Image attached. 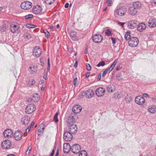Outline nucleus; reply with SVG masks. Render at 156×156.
<instances>
[{"mask_svg":"<svg viewBox=\"0 0 156 156\" xmlns=\"http://www.w3.org/2000/svg\"><path fill=\"white\" fill-rule=\"evenodd\" d=\"M126 9L124 6L118 7L116 8L115 12L114 14L117 15L119 16H124L126 12Z\"/></svg>","mask_w":156,"mask_h":156,"instance_id":"nucleus-1","label":"nucleus"},{"mask_svg":"<svg viewBox=\"0 0 156 156\" xmlns=\"http://www.w3.org/2000/svg\"><path fill=\"white\" fill-rule=\"evenodd\" d=\"M35 106L34 104H29L25 109V112L28 114H31L35 110Z\"/></svg>","mask_w":156,"mask_h":156,"instance_id":"nucleus-2","label":"nucleus"},{"mask_svg":"<svg viewBox=\"0 0 156 156\" xmlns=\"http://www.w3.org/2000/svg\"><path fill=\"white\" fill-rule=\"evenodd\" d=\"M139 40L136 37H132L129 41V45L131 47H133L136 46L139 43Z\"/></svg>","mask_w":156,"mask_h":156,"instance_id":"nucleus-3","label":"nucleus"},{"mask_svg":"<svg viewBox=\"0 0 156 156\" xmlns=\"http://www.w3.org/2000/svg\"><path fill=\"white\" fill-rule=\"evenodd\" d=\"M10 30L13 33H18L20 31V27L17 23H12L10 26Z\"/></svg>","mask_w":156,"mask_h":156,"instance_id":"nucleus-4","label":"nucleus"},{"mask_svg":"<svg viewBox=\"0 0 156 156\" xmlns=\"http://www.w3.org/2000/svg\"><path fill=\"white\" fill-rule=\"evenodd\" d=\"M1 146L3 149H8L11 148L12 143L9 140H7L2 142Z\"/></svg>","mask_w":156,"mask_h":156,"instance_id":"nucleus-5","label":"nucleus"},{"mask_svg":"<svg viewBox=\"0 0 156 156\" xmlns=\"http://www.w3.org/2000/svg\"><path fill=\"white\" fill-rule=\"evenodd\" d=\"M32 6V4L29 1L24 2H22L21 5V7L24 9H29Z\"/></svg>","mask_w":156,"mask_h":156,"instance_id":"nucleus-6","label":"nucleus"},{"mask_svg":"<svg viewBox=\"0 0 156 156\" xmlns=\"http://www.w3.org/2000/svg\"><path fill=\"white\" fill-rule=\"evenodd\" d=\"M72 134L68 131L64 132L63 137L64 140L66 142L71 141L73 137Z\"/></svg>","mask_w":156,"mask_h":156,"instance_id":"nucleus-7","label":"nucleus"},{"mask_svg":"<svg viewBox=\"0 0 156 156\" xmlns=\"http://www.w3.org/2000/svg\"><path fill=\"white\" fill-rule=\"evenodd\" d=\"M42 53L41 49L38 46L35 47L33 51V55L34 56L39 57L41 55Z\"/></svg>","mask_w":156,"mask_h":156,"instance_id":"nucleus-8","label":"nucleus"},{"mask_svg":"<svg viewBox=\"0 0 156 156\" xmlns=\"http://www.w3.org/2000/svg\"><path fill=\"white\" fill-rule=\"evenodd\" d=\"M126 24L128 28L131 29L136 28L137 25V21L135 20H130Z\"/></svg>","mask_w":156,"mask_h":156,"instance_id":"nucleus-9","label":"nucleus"},{"mask_svg":"<svg viewBox=\"0 0 156 156\" xmlns=\"http://www.w3.org/2000/svg\"><path fill=\"white\" fill-rule=\"evenodd\" d=\"M103 39L102 36L100 34H95L93 37V41L96 43L101 42Z\"/></svg>","mask_w":156,"mask_h":156,"instance_id":"nucleus-10","label":"nucleus"},{"mask_svg":"<svg viewBox=\"0 0 156 156\" xmlns=\"http://www.w3.org/2000/svg\"><path fill=\"white\" fill-rule=\"evenodd\" d=\"M83 94L82 95L83 96H84L86 98H91L94 95L93 91L91 89L83 91Z\"/></svg>","mask_w":156,"mask_h":156,"instance_id":"nucleus-11","label":"nucleus"},{"mask_svg":"<svg viewBox=\"0 0 156 156\" xmlns=\"http://www.w3.org/2000/svg\"><path fill=\"white\" fill-rule=\"evenodd\" d=\"M23 133L20 130H18L14 133L13 136L15 139L16 140H20L21 138Z\"/></svg>","mask_w":156,"mask_h":156,"instance_id":"nucleus-12","label":"nucleus"},{"mask_svg":"<svg viewBox=\"0 0 156 156\" xmlns=\"http://www.w3.org/2000/svg\"><path fill=\"white\" fill-rule=\"evenodd\" d=\"M71 150L73 153L78 154L80 151V147L79 144H74L72 147Z\"/></svg>","mask_w":156,"mask_h":156,"instance_id":"nucleus-13","label":"nucleus"},{"mask_svg":"<svg viewBox=\"0 0 156 156\" xmlns=\"http://www.w3.org/2000/svg\"><path fill=\"white\" fill-rule=\"evenodd\" d=\"M69 133L74 134L76 133L77 131V127L76 124H72L69 126Z\"/></svg>","mask_w":156,"mask_h":156,"instance_id":"nucleus-14","label":"nucleus"},{"mask_svg":"<svg viewBox=\"0 0 156 156\" xmlns=\"http://www.w3.org/2000/svg\"><path fill=\"white\" fill-rule=\"evenodd\" d=\"M145 99L143 97L140 96L136 97L135 98V102L139 105H142L145 102Z\"/></svg>","mask_w":156,"mask_h":156,"instance_id":"nucleus-15","label":"nucleus"},{"mask_svg":"<svg viewBox=\"0 0 156 156\" xmlns=\"http://www.w3.org/2000/svg\"><path fill=\"white\" fill-rule=\"evenodd\" d=\"M38 67L37 65H32L29 67V71L32 74L36 73L38 71Z\"/></svg>","mask_w":156,"mask_h":156,"instance_id":"nucleus-16","label":"nucleus"},{"mask_svg":"<svg viewBox=\"0 0 156 156\" xmlns=\"http://www.w3.org/2000/svg\"><path fill=\"white\" fill-rule=\"evenodd\" d=\"M12 133L11 130L9 129L5 130L3 132L4 136L7 138H9L11 137L12 135Z\"/></svg>","mask_w":156,"mask_h":156,"instance_id":"nucleus-17","label":"nucleus"},{"mask_svg":"<svg viewBox=\"0 0 156 156\" xmlns=\"http://www.w3.org/2000/svg\"><path fill=\"white\" fill-rule=\"evenodd\" d=\"M105 93V89L102 87H99L96 90V94L98 97L102 96Z\"/></svg>","mask_w":156,"mask_h":156,"instance_id":"nucleus-18","label":"nucleus"},{"mask_svg":"<svg viewBox=\"0 0 156 156\" xmlns=\"http://www.w3.org/2000/svg\"><path fill=\"white\" fill-rule=\"evenodd\" d=\"M42 10V8L40 5H37L33 7L32 11L33 13L35 14H37L40 13Z\"/></svg>","mask_w":156,"mask_h":156,"instance_id":"nucleus-19","label":"nucleus"},{"mask_svg":"<svg viewBox=\"0 0 156 156\" xmlns=\"http://www.w3.org/2000/svg\"><path fill=\"white\" fill-rule=\"evenodd\" d=\"M149 27H154L156 26V20L154 18H151L148 22Z\"/></svg>","mask_w":156,"mask_h":156,"instance_id":"nucleus-20","label":"nucleus"},{"mask_svg":"<svg viewBox=\"0 0 156 156\" xmlns=\"http://www.w3.org/2000/svg\"><path fill=\"white\" fill-rule=\"evenodd\" d=\"M70 144L68 143H65L63 145V151L64 153H67L71 150Z\"/></svg>","mask_w":156,"mask_h":156,"instance_id":"nucleus-21","label":"nucleus"},{"mask_svg":"<svg viewBox=\"0 0 156 156\" xmlns=\"http://www.w3.org/2000/svg\"><path fill=\"white\" fill-rule=\"evenodd\" d=\"M30 120V119L29 117L24 116L22 118L21 122L23 125L26 126L28 124Z\"/></svg>","mask_w":156,"mask_h":156,"instance_id":"nucleus-22","label":"nucleus"},{"mask_svg":"<svg viewBox=\"0 0 156 156\" xmlns=\"http://www.w3.org/2000/svg\"><path fill=\"white\" fill-rule=\"evenodd\" d=\"M82 107L79 105H74L72 108L73 112L75 113H78L81 110Z\"/></svg>","mask_w":156,"mask_h":156,"instance_id":"nucleus-23","label":"nucleus"},{"mask_svg":"<svg viewBox=\"0 0 156 156\" xmlns=\"http://www.w3.org/2000/svg\"><path fill=\"white\" fill-rule=\"evenodd\" d=\"M40 98L39 97V95L37 94H34L32 97L31 98H29L28 100V101L31 102L33 101L34 102H37L39 100Z\"/></svg>","mask_w":156,"mask_h":156,"instance_id":"nucleus-24","label":"nucleus"},{"mask_svg":"<svg viewBox=\"0 0 156 156\" xmlns=\"http://www.w3.org/2000/svg\"><path fill=\"white\" fill-rule=\"evenodd\" d=\"M106 89L108 93H112L115 91V87L113 84H109L107 86Z\"/></svg>","mask_w":156,"mask_h":156,"instance_id":"nucleus-25","label":"nucleus"},{"mask_svg":"<svg viewBox=\"0 0 156 156\" xmlns=\"http://www.w3.org/2000/svg\"><path fill=\"white\" fill-rule=\"evenodd\" d=\"M137 12L136 8L133 7H130L128 10L129 14L132 16L135 15L137 13Z\"/></svg>","mask_w":156,"mask_h":156,"instance_id":"nucleus-26","label":"nucleus"},{"mask_svg":"<svg viewBox=\"0 0 156 156\" xmlns=\"http://www.w3.org/2000/svg\"><path fill=\"white\" fill-rule=\"evenodd\" d=\"M146 24L143 23H139L137 26V29L138 31L140 32H142L146 28Z\"/></svg>","mask_w":156,"mask_h":156,"instance_id":"nucleus-27","label":"nucleus"},{"mask_svg":"<svg viewBox=\"0 0 156 156\" xmlns=\"http://www.w3.org/2000/svg\"><path fill=\"white\" fill-rule=\"evenodd\" d=\"M70 37L74 41H77L78 40V38L77 37L76 32L73 30L71 31L70 32Z\"/></svg>","mask_w":156,"mask_h":156,"instance_id":"nucleus-28","label":"nucleus"},{"mask_svg":"<svg viewBox=\"0 0 156 156\" xmlns=\"http://www.w3.org/2000/svg\"><path fill=\"white\" fill-rule=\"evenodd\" d=\"M75 122V119L73 116L72 115L69 116L68 117L67 120V126H69L72 124V123L74 122Z\"/></svg>","mask_w":156,"mask_h":156,"instance_id":"nucleus-29","label":"nucleus"},{"mask_svg":"<svg viewBox=\"0 0 156 156\" xmlns=\"http://www.w3.org/2000/svg\"><path fill=\"white\" fill-rule=\"evenodd\" d=\"M148 111L151 113H155L156 112V107L155 105L150 106L148 107Z\"/></svg>","mask_w":156,"mask_h":156,"instance_id":"nucleus-30","label":"nucleus"},{"mask_svg":"<svg viewBox=\"0 0 156 156\" xmlns=\"http://www.w3.org/2000/svg\"><path fill=\"white\" fill-rule=\"evenodd\" d=\"M133 5L135 8H139L141 7V3L139 2H136L133 3Z\"/></svg>","mask_w":156,"mask_h":156,"instance_id":"nucleus-31","label":"nucleus"},{"mask_svg":"<svg viewBox=\"0 0 156 156\" xmlns=\"http://www.w3.org/2000/svg\"><path fill=\"white\" fill-rule=\"evenodd\" d=\"M130 32L127 31L126 33L125 36V38L126 40H128L129 38L130 39Z\"/></svg>","mask_w":156,"mask_h":156,"instance_id":"nucleus-32","label":"nucleus"},{"mask_svg":"<svg viewBox=\"0 0 156 156\" xmlns=\"http://www.w3.org/2000/svg\"><path fill=\"white\" fill-rule=\"evenodd\" d=\"M44 123H41L38 127V131L39 132H42L44 131Z\"/></svg>","mask_w":156,"mask_h":156,"instance_id":"nucleus-33","label":"nucleus"},{"mask_svg":"<svg viewBox=\"0 0 156 156\" xmlns=\"http://www.w3.org/2000/svg\"><path fill=\"white\" fill-rule=\"evenodd\" d=\"M87 154L86 151L85 150L81 151L79 154V156H87Z\"/></svg>","mask_w":156,"mask_h":156,"instance_id":"nucleus-34","label":"nucleus"},{"mask_svg":"<svg viewBox=\"0 0 156 156\" xmlns=\"http://www.w3.org/2000/svg\"><path fill=\"white\" fill-rule=\"evenodd\" d=\"M122 96L118 92H116L114 94V98L116 99H119Z\"/></svg>","mask_w":156,"mask_h":156,"instance_id":"nucleus-35","label":"nucleus"},{"mask_svg":"<svg viewBox=\"0 0 156 156\" xmlns=\"http://www.w3.org/2000/svg\"><path fill=\"white\" fill-rule=\"evenodd\" d=\"M58 114L56 113L54 115L53 117V120L55 122H57L58 121Z\"/></svg>","mask_w":156,"mask_h":156,"instance_id":"nucleus-36","label":"nucleus"},{"mask_svg":"<svg viewBox=\"0 0 156 156\" xmlns=\"http://www.w3.org/2000/svg\"><path fill=\"white\" fill-rule=\"evenodd\" d=\"M24 36L25 38L28 39L30 38L31 37V35L29 33H24Z\"/></svg>","mask_w":156,"mask_h":156,"instance_id":"nucleus-37","label":"nucleus"},{"mask_svg":"<svg viewBox=\"0 0 156 156\" xmlns=\"http://www.w3.org/2000/svg\"><path fill=\"white\" fill-rule=\"evenodd\" d=\"M45 3L47 4L51 5L53 3L55 0H44Z\"/></svg>","mask_w":156,"mask_h":156,"instance_id":"nucleus-38","label":"nucleus"},{"mask_svg":"<svg viewBox=\"0 0 156 156\" xmlns=\"http://www.w3.org/2000/svg\"><path fill=\"white\" fill-rule=\"evenodd\" d=\"M26 27L28 28H32L36 27V26L34 25L31 24H27Z\"/></svg>","mask_w":156,"mask_h":156,"instance_id":"nucleus-39","label":"nucleus"},{"mask_svg":"<svg viewBox=\"0 0 156 156\" xmlns=\"http://www.w3.org/2000/svg\"><path fill=\"white\" fill-rule=\"evenodd\" d=\"M44 33L45 34V36L47 38H48L50 37V33L49 32L46 30H44Z\"/></svg>","mask_w":156,"mask_h":156,"instance_id":"nucleus-40","label":"nucleus"},{"mask_svg":"<svg viewBox=\"0 0 156 156\" xmlns=\"http://www.w3.org/2000/svg\"><path fill=\"white\" fill-rule=\"evenodd\" d=\"M105 65V62L104 61H101L99 62V63L97 65L98 67H99L101 66H103Z\"/></svg>","mask_w":156,"mask_h":156,"instance_id":"nucleus-41","label":"nucleus"},{"mask_svg":"<svg viewBox=\"0 0 156 156\" xmlns=\"http://www.w3.org/2000/svg\"><path fill=\"white\" fill-rule=\"evenodd\" d=\"M29 83L30 85H33L35 84L36 81L34 79H31L29 80Z\"/></svg>","mask_w":156,"mask_h":156,"instance_id":"nucleus-42","label":"nucleus"},{"mask_svg":"<svg viewBox=\"0 0 156 156\" xmlns=\"http://www.w3.org/2000/svg\"><path fill=\"white\" fill-rule=\"evenodd\" d=\"M125 99L126 101H130L132 99V97L130 95L127 94Z\"/></svg>","mask_w":156,"mask_h":156,"instance_id":"nucleus-43","label":"nucleus"},{"mask_svg":"<svg viewBox=\"0 0 156 156\" xmlns=\"http://www.w3.org/2000/svg\"><path fill=\"white\" fill-rule=\"evenodd\" d=\"M105 33V34L108 36H111L112 34V33L110 30L108 29L106 30Z\"/></svg>","mask_w":156,"mask_h":156,"instance_id":"nucleus-44","label":"nucleus"},{"mask_svg":"<svg viewBox=\"0 0 156 156\" xmlns=\"http://www.w3.org/2000/svg\"><path fill=\"white\" fill-rule=\"evenodd\" d=\"M33 15L32 14H29L28 15H26L25 16V18L26 19H28L31 18L33 17Z\"/></svg>","mask_w":156,"mask_h":156,"instance_id":"nucleus-45","label":"nucleus"},{"mask_svg":"<svg viewBox=\"0 0 156 156\" xmlns=\"http://www.w3.org/2000/svg\"><path fill=\"white\" fill-rule=\"evenodd\" d=\"M106 3L108 6H110L112 5V0H107Z\"/></svg>","mask_w":156,"mask_h":156,"instance_id":"nucleus-46","label":"nucleus"},{"mask_svg":"<svg viewBox=\"0 0 156 156\" xmlns=\"http://www.w3.org/2000/svg\"><path fill=\"white\" fill-rule=\"evenodd\" d=\"M109 69H108V68H107L106 69H105V70H104L103 72V73L102 74V76L103 77L107 73L108 71H109Z\"/></svg>","mask_w":156,"mask_h":156,"instance_id":"nucleus-47","label":"nucleus"},{"mask_svg":"<svg viewBox=\"0 0 156 156\" xmlns=\"http://www.w3.org/2000/svg\"><path fill=\"white\" fill-rule=\"evenodd\" d=\"M86 66L87 69L88 70L90 71L91 70V67L89 64H88V63L86 64Z\"/></svg>","mask_w":156,"mask_h":156,"instance_id":"nucleus-48","label":"nucleus"},{"mask_svg":"<svg viewBox=\"0 0 156 156\" xmlns=\"http://www.w3.org/2000/svg\"><path fill=\"white\" fill-rule=\"evenodd\" d=\"M111 39L112 41V44H115L116 42V39L112 37L111 38Z\"/></svg>","mask_w":156,"mask_h":156,"instance_id":"nucleus-49","label":"nucleus"},{"mask_svg":"<svg viewBox=\"0 0 156 156\" xmlns=\"http://www.w3.org/2000/svg\"><path fill=\"white\" fill-rule=\"evenodd\" d=\"M78 82V80L77 77H75L74 78L73 80V84L74 85H76V83Z\"/></svg>","mask_w":156,"mask_h":156,"instance_id":"nucleus-50","label":"nucleus"},{"mask_svg":"<svg viewBox=\"0 0 156 156\" xmlns=\"http://www.w3.org/2000/svg\"><path fill=\"white\" fill-rule=\"evenodd\" d=\"M114 67L115 66L114 65H113L112 64L110 66V67H108L107 68L108 69H109V71L110 72L112 70Z\"/></svg>","mask_w":156,"mask_h":156,"instance_id":"nucleus-51","label":"nucleus"},{"mask_svg":"<svg viewBox=\"0 0 156 156\" xmlns=\"http://www.w3.org/2000/svg\"><path fill=\"white\" fill-rule=\"evenodd\" d=\"M118 24L121 26L122 27H123L124 25L126 23H122L120 22H119L118 23Z\"/></svg>","mask_w":156,"mask_h":156,"instance_id":"nucleus-52","label":"nucleus"},{"mask_svg":"<svg viewBox=\"0 0 156 156\" xmlns=\"http://www.w3.org/2000/svg\"><path fill=\"white\" fill-rule=\"evenodd\" d=\"M48 70H49L50 69V64L49 61V58H48Z\"/></svg>","mask_w":156,"mask_h":156,"instance_id":"nucleus-53","label":"nucleus"},{"mask_svg":"<svg viewBox=\"0 0 156 156\" xmlns=\"http://www.w3.org/2000/svg\"><path fill=\"white\" fill-rule=\"evenodd\" d=\"M78 61L76 60V62L74 65V67L76 68L77 67L78 64Z\"/></svg>","mask_w":156,"mask_h":156,"instance_id":"nucleus-54","label":"nucleus"},{"mask_svg":"<svg viewBox=\"0 0 156 156\" xmlns=\"http://www.w3.org/2000/svg\"><path fill=\"white\" fill-rule=\"evenodd\" d=\"M117 59H115L112 63L113 65H114V66H115V65H116V63L117 62Z\"/></svg>","mask_w":156,"mask_h":156,"instance_id":"nucleus-55","label":"nucleus"},{"mask_svg":"<svg viewBox=\"0 0 156 156\" xmlns=\"http://www.w3.org/2000/svg\"><path fill=\"white\" fill-rule=\"evenodd\" d=\"M101 73H100L98 76V79L100 80L101 78Z\"/></svg>","mask_w":156,"mask_h":156,"instance_id":"nucleus-56","label":"nucleus"},{"mask_svg":"<svg viewBox=\"0 0 156 156\" xmlns=\"http://www.w3.org/2000/svg\"><path fill=\"white\" fill-rule=\"evenodd\" d=\"M55 150L54 149H53L51 153V154L49 156H53L54 155V153H55Z\"/></svg>","mask_w":156,"mask_h":156,"instance_id":"nucleus-57","label":"nucleus"},{"mask_svg":"<svg viewBox=\"0 0 156 156\" xmlns=\"http://www.w3.org/2000/svg\"><path fill=\"white\" fill-rule=\"evenodd\" d=\"M121 69V67L120 65L118 66L116 68L117 70H119Z\"/></svg>","mask_w":156,"mask_h":156,"instance_id":"nucleus-58","label":"nucleus"},{"mask_svg":"<svg viewBox=\"0 0 156 156\" xmlns=\"http://www.w3.org/2000/svg\"><path fill=\"white\" fill-rule=\"evenodd\" d=\"M69 4L68 3H66L64 7L65 8H68V7Z\"/></svg>","mask_w":156,"mask_h":156,"instance_id":"nucleus-59","label":"nucleus"},{"mask_svg":"<svg viewBox=\"0 0 156 156\" xmlns=\"http://www.w3.org/2000/svg\"><path fill=\"white\" fill-rule=\"evenodd\" d=\"M151 2L152 4L154 3V4L156 5V0H151Z\"/></svg>","mask_w":156,"mask_h":156,"instance_id":"nucleus-60","label":"nucleus"},{"mask_svg":"<svg viewBox=\"0 0 156 156\" xmlns=\"http://www.w3.org/2000/svg\"><path fill=\"white\" fill-rule=\"evenodd\" d=\"M149 96V95L147 94H143V97H143L144 98V97H148Z\"/></svg>","mask_w":156,"mask_h":156,"instance_id":"nucleus-61","label":"nucleus"},{"mask_svg":"<svg viewBox=\"0 0 156 156\" xmlns=\"http://www.w3.org/2000/svg\"><path fill=\"white\" fill-rule=\"evenodd\" d=\"M89 75V74L88 73H86V78H88Z\"/></svg>","mask_w":156,"mask_h":156,"instance_id":"nucleus-62","label":"nucleus"},{"mask_svg":"<svg viewBox=\"0 0 156 156\" xmlns=\"http://www.w3.org/2000/svg\"><path fill=\"white\" fill-rule=\"evenodd\" d=\"M34 122H33L31 123L30 126L31 127H32L34 125Z\"/></svg>","mask_w":156,"mask_h":156,"instance_id":"nucleus-63","label":"nucleus"},{"mask_svg":"<svg viewBox=\"0 0 156 156\" xmlns=\"http://www.w3.org/2000/svg\"><path fill=\"white\" fill-rule=\"evenodd\" d=\"M7 156H15V155L14 154H9Z\"/></svg>","mask_w":156,"mask_h":156,"instance_id":"nucleus-64","label":"nucleus"}]
</instances>
